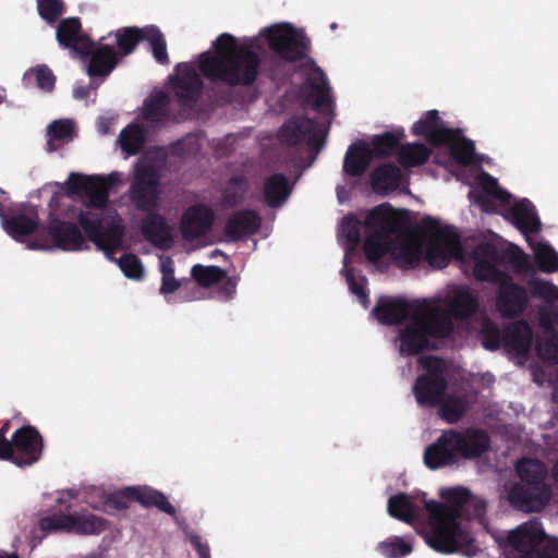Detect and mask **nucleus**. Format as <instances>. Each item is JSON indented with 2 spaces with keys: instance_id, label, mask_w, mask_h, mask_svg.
Masks as SVG:
<instances>
[{
  "instance_id": "obj_4",
  "label": "nucleus",
  "mask_w": 558,
  "mask_h": 558,
  "mask_svg": "<svg viewBox=\"0 0 558 558\" xmlns=\"http://www.w3.org/2000/svg\"><path fill=\"white\" fill-rule=\"evenodd\" d=\"M519 481L508 489V501L517 510L542 511L550 501L551 485L546 464L536 458H521L514 464Z\"/></svg>"
},
{
  "instance_id": "obj_33",
  "label": "nucleus",
  "mask_w": 558,
  "mask_h": 558,
  "mask_svg": "<svg viewBox=\"0 0 558 558\" xmlns=\"http://www.w3.org/2000/svg\"><path fill=\"white\" fill-rule=\"evenodd\" d=\"M317 73L319 82L312 78L307 81L310 88L307 98L313 101V107L317 112L327 113L333 108V99L325 73L319 68H317Z\"/></svg>"
},
{
  "instance_id": "obj_39",
  "label": "nucleus",
  "mask_w": 558,
  "mask_h": 558,
  "mask_svg": "<svg viewBox=\"0 0 558 558\" xmlns=\"http://www.w3.org/2000/svg\"><path fill=\"white\" fill-rule=\"evenodd\" d=\"M388 513L400 521L410 523L415 519L416 507L412 498L403 493L391 496L387 505Z\"/></svg>"
},
{
  "instance_id": "obj_26",
  "label": "nucleus",
  "mask_w": 558,
  "mask_h": 558,
  "mask_svg": "<svg viewBox=\"0 0 558 558\" xmlns=\"http://www.w3.org/2000/svg\"><path fill=\"white\" fill-rule=\"evenodd\" d=\"M157 210H142L146 215L142 219L141 231L146 241L163 247L166 243L172 241L171 228L167 219Z\"/></svg>"
},
{
  "instance_id": "obj_15",
  "label": "nucleus",
  "mask_w": 558,
  "mask_h": 558,
  "mask_svg": "<svg viewBox=\"0 0 558 558\" xmlns=\"http://www.w3.org/2000/svg\"><path fill=\"white\" fill-rule=\"evenodd\" d=\"M177 74L170 76V84L174 96L181 107L193 108L204 87L203 81L196 70L189 63L175 65Z\"/></svg>"
},
{
  "instance_id": "obj_59",
  "label": "nucleus",
  "mask_w": 558,
  "mask_h": 558,
  "mask_svg": "<svg viewBox=\"0 0 558 558\" xmlns=\"http://www.w3.org/2000/svg\"><path fill=\"white\" fill-rule=\"evenodd\" d=\"M68 512L53 513L43 517L38 521L40 531L45 533L66 532L68 533Z\"/></svg>"
},
{
  "instance_id": "obj_35",
  "label": "nucleus",
  "mask_w": 558,
  "mask_h": 558,
  "mask_svg": "<svg viewBox=\"0 0 558 558\" xmlns=\"http://www.w3.org/2000/svg\"><path fill=\"white\" fill-rule=\"evenodd\" d=\"M401 170L395 163H384L372 172V186L376 192H389L396 190L401 181Z\"/></svg>"
},
{
  "instance_id": "obj_29",
  "label": "nucleus",
  "mask_w": 558,
  "mask_h": 558,
  "mask_svg": "<svg viewBox=\"0 0 558 558\" xmlns=\"http://www.w3.org/2000/svg\"><path fill=\"white\" fill-rule=\"evenodd\" d=\"M522 233H537L541 231V221L537 217L534 205L527 198L517 202L506 214Z\"/></svg>"
},
{
  "instance_id": "obj_54",
  "label": "nucleus",
  "mask_w": 558,
  "mask_h": 558,
  "mask_svg": "<svg viewBox=\"0 0 558 558\" xmlns=\"http://www.w3.org/2000/svg\"><path fill=\"white\" fill-rule=\"evenodd\" d=\"M534 259L543 272L550 274L558 270V253L550 245H539L535 251Z\"/></svg>"
},
{
  "instance_id": "obj_21",
  "label": "nucleus",
  "mask_w": 558,
  "mask_h": 558,
  "mask_svg": "<svg viewBox=\"0 0 558 558\" xmlns=\"http://www.w3.org/2000/svg\"><path fill=\"white\" fill-rule=\"evenodd\" d=\"M215 214L206 205L197 204L189 207L181 218V232L184 239L195 240L211 230Z\"/></svg>"
},
{
  "instance_id": "obj_20",
  "label": "nucleus",
  "mask_w": 558,
  "mask_h": 558,
  "mask_svg": "<svg viewBox=\"0 0 558 558\" xmlns=\"http://www.w3.org/2000/svg\"><path fill=\"white\" fill-rule=\"evenodd\" d=\"M412 133L425 137L434 146H440L453 142L460 130L446 128L438 111L429 110L413 124Z\"/></svg>"
},
{
  "instance_id": "obj_1",
  "label": "nucleus",
  "mask_w": 558,
  "mask_h": 558,
  "mask_svg": "<svg viewBox=\"0 0 558 558\" xmlns=\"http://www.w3.org/2000/svg\"><path fill=\"white\" fill-rule=\"evenodd\" d=\"M440 496L446 504L424 500L430 525L426 543L437 553L452 554L458 551L468 539V533L463 530L460 520L482 517L486 505L484 501H473L470 490L464 487L444 489Z\"/></svg>"
},
{
  "instance_id": "obj_62",
  "label": "nucleus",
  "mask_w": 558,
  "mask_h": 558,
  "mask_svg": "<svg viewBox=\"0 0 558 558\" xmlns=\"http://www.w3.org/2000/svg\"><path fill=\"white\" fill-rule=\"evenodd\" d=\"M344 272H345V278H347V282H348L350 292L355 294L357 296L359 301L364 306H366L367 302H368V294H367V291L365 288V286L367 283L366 278L362 277V279L359 281L355 278L352 269H345Z\"/></svg>"
},
{
  "instance_id": "obj_31",
  "label": "nucleus",
  "mask_w": 558,
  "mask_h": 558,
  "mask_svg": "<svg viewBox=\"0 0 558 558\" xmlns=\"http://www.w3.org/2000/svg\"><path fill=\"white\" fill-rule=\"evenodd\" d=\"M373 151L364 142L353 143L349 146L343 159V172L352 178L361 177L373 161Z\"/></svg>"
},
{
  "instance_id": "obj_2",
  "label": "nucleus",
  "mask_w": 558,
  "mask_h": 558,
  "mask_svg": "<svg viewBox=\"0 0 558 558\" xmlns=\"http://www.w3.org/2000/svg\"><path fill=\"white\" fill-rule=\"evenodd\" d=\"M213 49L214 52L205 51L198 57V69L205 78L229 87L254 85L262 65L255 51L240 45L229 33L220 34L213 43Z\"/></svg>"
},
{
  "instance_id": "obj_16",
  "label": "nucleus",
  "mask_w": 558,
  "mask_h": 558,
  "mask_svg": "<svg viewBox=\"0 0 558 558\" xmlns=\"http://www.w3.org/2000/svg\"><path fill=\"white\" fill-rule=\"evenodd\" d=\"M279 137L289 146H296L303 142L316 150L324 146L317 121L307 117L290 118L280 128Z\"/></svg>"
},
{
  "instance_id": "obj_42",
  "label": "nucleus",
  "mask_w": 558,
  "mask_h": 558,
  "mask_svg": "<svg viewBox=\"0 0 558 558\" xmlns=\"http://www.w3.org/2000/svg\"><path fill=\"white\" fill-rule=\"evenodd\" d=\"M438 407L440 417L449 424H454L463 417L469 403L463 396H445Z\"/></svg>"
},
{
  "instance_id": "obj_5",
  "label": "nucleus",
  "mask_w": 558,
  "mask_h": 558,
  "mask_svg": "<svg viewBox=\"0 0 558 558\" xmlns=\"http://www.w3.org/2000/svg\"><path fill=\"white\" fill-rule=\"evenodd\" d=\"M453 331V323L448 314L426 302L417 303L411 322L400 331V351L415 355L429 349V338L445 339Z\"/></svg>"
},
{
  "instance_id": "obj_25",
  "label": "nucleus",
  "mask_w": 558,
  "mask_h": 558,
  "mask_svg": "<svg viewBox=\"0 0 558 558\" xmlns=\"http://www.w3.org/2000/svg\"><path fill=\"white\" fill-rule=\"evenodd\" d=\"M533 341V331L526 320H518L502 329L504 348L518 356L529 353Z\"/></svg>"
},
{
  "instance_id": "obj_38",
  "label": "nucleus",
  "mask_w": 558,
  "mask_h": 558,
  "mask_svg": "<svg viewBox=\"0 0 558 558\" xmlns=\"http://www.w3.org/2000/svg\"><path fill=\"white\" fill-rule=\"evenodd\" d=\"M118 142L123 153L135 156L142 151L145 145L146 131L140 124L131 123L120 132Z\"/></svg>"
},
{
  "instance_id": "obj_49",
  "label": "nucleus",
  "mask_w": 558,
  "mask_h": 558,
  "mask_svg": "<svg viewBox=\"0 0 558 558\" xmlns=\"http://www.w3.org/2000/svg\"><path fill=\"white\" fill-rule=\"evenodd\" d=\"M246 192V179L243 175L232 177L222 193L223 202L229 207H235L244 201Z\"/></svg>"
},
{
  "instance_id": "obj_48",
  "label": "nucleus",
  "mask_w": 558,
  "mask_h": 558,
  "mask_svg": "<svg viewBox=\"0 0 558 558\" xmlns=\"http://www.w3.org/2000/svg\"><path fill=\"white\" fill-rule=\"evenodd\" d=\"M391 254L398 266L413 268L417 266L421 260L422 248L417 243L404 242L396 247Z\"/></svg>"
},
{
  "instance_id": "obj_19",
  "label": "nucleus",
  "mask_w": 558,
  "mask_h": 558,
  "mask_svg": "<svg viewBox=\"0 0 558 558\" xmlns=\"http://www.w3.org/2000/svg\"><path fill=\"white\" fill-rule=\"evenodd\" d=\"M68 184L72 193L86 196L89 207L99 209L108 202L109 184L101 177L71 173Z\"/></svg>"
},
{
  "instance_id": "obj_28",
  "label": "nucleus",
  "mask_w": 558,
  "mask_h": 558,
  "mask_svg": "<svg viewBox=\"0 0 558 558\" xmlns=\"http://www.w3.org/2000/svg\"><path fill=\"white\" fill-rule=\"evenodd\" d=\"M71 505H66L68 533L77 535H98L107 527V520L88 511L70 513Z\"/></svg>"
},
{
  "instance_id": "obj_6",
  "label": "nucleus",
  "mask_w": 558,
  "mask_h": 558,
  "mask_svg": "<svg viewBox=\"0 0 558 558\" xmlns=\"http://www.w3.org/2000/svg\"><path fill=\"white\" fill-rule=\"evenodd\" d=\"M407 223V213L396 211L388 203L368 211L364 220L363 251L368 262L376 264L390 252L391 235L399 233Z\"/></svg>"
},
{
  "instance_id": "obj_27",
  "label": "nucleus",
  "mask_w": 558,
  "mask_h": 558,
  "mask_svg": "<svg viewBox=\"0 0 558 558\" xmlns=\"http://www.w3.org/2000/svg\"><path fill=\"white\" fill-rule=\"evenodd\" d=\"M56 38L63 48L71 49L77 56L82 47L92 39L83 34L82 23L78 17H66L59 22Z\"/></svg>"
},
{
  "instance_id": "obj_45",
  "label": "nucleus",
  "mask_w": 558,
  "mask_h": 558,
  "mask_svg": "<svg viewBox=\"0 0 558 558\" xmlns=\"http://www.w3.org/2000/svg\"><path fill=\"white\" fill-rule=\"evenodd\" d=\"M169 97L165 92H158L144 106V118L151 123H160L169 117Z\"/></svg>"
},
{
  "instance_id": "obj_7",
  "label": "nucleus",
  "mask_w": 558,
  "mask_h": 558,
  "mask_svg": "<svg viewBox=\"0 0 558 558\" xmlns=\"http://www.w3.org/2000/svg\"><path fill=\"white\" fill-rule=\"evenodd\" d=\"M418 364L423 373L413 384V395L420 407H438L448 389L447 364L444 359L429 355L421 356Z\"/></svg>"
},
{
  "instance_id": "obj_41",
  "label": "nucleus",
  "mask_w": 558,
  "mask_h": 558,
  "mask_svg": "<svg viewBox=\"0 0 558 558\" xmlns=\"http://www.w3.org/2000/svg\"><path fill=\"white\" fill-rule=\"evenodd\" d=\"M23 84L26 87H38L49 93L54 88L56 76L47 65H37L24 73Z\"/></svg>"
},
{
  "instance_id": "obj_32",
  "label": "nucleus",
  "mask_w": 558,
  "mask_h": 558,
  "mask_svg": "<svg viewBox=\"0 0 558 558\" xmlns=\"http://www.w3.org/2000/svg\"><path fill=\"white\" fill-rule=\"evenodd\" d=\"M128 493L133 501L138 502L144 508H157L158 510L173 517L175 508L170 504L167 496L149 486H129Z\"/></svg>"
},
{
  "instance_id": "obj_57",
  "label": "nucleus",
  "mask_w": 558,
  "mask_h": 558,
  "mask_svg": "<svg viewBox=\"0 0 558 558\" xmlns=\"http://www.w3.org/2000/svg\"><path fill=\"white\" fill-rule=\"evenodd\" d=\"M39 16L49 24H53L64 13L62 0H37Z\"/></svg>"
},
{
  "instance_id": "obj_64",
  "label": "nucleus",
  "mask_w": 558,
  "mask_h": 558,
  "mask_svg": "<svg viewBox=\"0 0 558 558\" xmlns=\"http://www.w3.org/2000/svg\"><path fill=\"white\" fill-rule=\"evenodd\" d=\"M133 501L128 493V487L110 494L106 499V506L113 510H125L130 502Z\"/></svg>"
},
{
  "instance_id": "obj_23",
  "label": "nucleus",
  "mask_w": 558,
  "mask_h": 558,
  "mask_svg": "<svg viewBox=\"0 0 558 558\" xmlns=\"http://www.w3.org/2000/svg\"><path fill=\"white\" fill-rule=\"evenodd\" d=\"M417 303L418 302L411 303L403 299H383L374 307L373 314L383 325H400L409 317L412 318L414 307Z\"/></svg>"
},
{
  "instance_id": "obj_24",
  "label": "nucleus",
  "mask_w": 558,
  "mask_h": 558,
  "mask_svg": "<svg viewBox=\"0 0 558 558\" xmlns=\"http://www.w3.org/2000/svg\"><path fill=\"white\" fill-rule=\"evenodd\" d=\"M446 306L452 317L468 319L477 312L480 301L469 287L457 286L447 294Z\"/></svg>"
},
{
  "instance_id": "obj_52",
  "label": "nucleus",
  "mask_w": 558,
  "mask_h": 558,
  "mask_svg": "<svg viewBox=\"0 0 558 558\" xmlns=\"http://www.w3.org/2000/svg\"><path fill=\"white\" fill-rule=\"evenodd\" d=\"M361 227L362 223L355 215L350 214L343 217L341 222V233L344 238L348 251L354 250L360 244Z\"/></svg>"
},
{
  "instance_id": "obj_46",
  "label": "nucleus",
  "mask_w": 558,
  "mask_h": 558,
  "mask_svg": "<svg viewBox=\"0 0 558 558\" xmlns=\"http://www.w3.org/2000/svg\"><path fill=\"white\" fill-rule=\"evenodd\" d=\"M191 276L203 288H209L219 283L227 277V271L219 266L194 265L191 269Z\"/></svg>"
},
{
  "instance_id": "obj_8",
  "label": "nucleus",
  "mask_w": 558,
  "mask_h": 558,
  "mask_svg": "<svg viewBox=\"0 0 558 558\" xmlns=\"http://www.w3.org/2000/svg\"><path fill=\"white\" fill-rule=\"evenodd\" d=\"M269 49L287 62L302 61L311 51V39L303 29L290 23H280L267 29Z\"/></svg>"
},
{
  "instance_id": "obj_22",
  "label": "nucleus",
  "mask_w": 558,
  "mask_h": 558,
  "mask_svg": "<svg viewBox=\"0 0 558 558\" xmlns=\"http://www.w3.org/2000/svg\"><path fill=\"white\" fill-rule=\"evenodd\" d=\"M262 216L254 209H240L230 215L223 228L231 241H240L257 233L262 227Z\"/></svg>"
},
{
  "instance_id": "obj_61",
  "label": "nucleus",
  "mask_w": 558,
  "mask_h": 558,
  "mask_svg": "<svg viewBox=\"0 0 558 558\" xmlns=\"http://www.w3.org/2000/svg\"><path fill=\"white\" fill-rule=\"evenodd\" d=\"M530 292L532 296L544 299L547 302L558 299V290L556 286L545 280L531 281Z\"/></svg>"
},
{
  "instance_id": "obj_55",
  "label": "nucleus",
  "mask_w": 558,
  "mask_h": 558,
  "mask_svg": "<svg viewBox=\"0 0 558 558\" xmlns=\"http://www.w3.org/2000/svg\"><path fill=\"white\" fill-rule=\"evenodd\" d=\"M118 265L125 277L133 280H142L144 278V267L141 259L135 254H123L119 258Z\"/></svg>"
},
{
  "instance_id": "obj_47",
  "label": "nucleus",
  "mask_w": 558,
  "mask_h": 558,
  "mask_svg": "<svg viewBox=\"0 0 558 558\" xmlns=\"http://www.w3.org/2000/svg\"><path fill=\"white\" fill-rule=\"evenodd\" d=\"M145 40L149 43L153 56L159 64L170 63L165 36L157 26H146Z\"/></svg>"
},
{
  "instance_id": "obj_11",
  "label": "nucleus",
  "mask_w": 558,
  "mask_h": 558,
  "mask_svg": "<svg viewBox=\"0 0 558 558\" xmlns=\"http://www.w3.org/2000/svg\"><path fill=\"white\" fill-rule=\"evenodd\" d=\"M45 230L49 239L44 240L37 234L36 239L28 244L29 248L47 250L57 247L62 251H83L88 248L81 229L73 222L52 218Z\"/></svg>"
},
{
  "instance_id": "obj_3",
  "label": "nucleus",
  "mask_w": 558,
  "mask_h": 558,
  "mask_svg": "<svg viewBox=\"0 0 558 558\" xmlns=\"http://www.w3.org/2000/svg\"><path fill=\"white\" fill-rule=\"evenodd\" d=\"M489 447V435L483 429L449 428L442 430L441 435L425 448L423 460L429 470H439L452 466L461 460L480 458Z\"/></svg>"
},
{
  "instance_id": "obj_12",
  "label": "nucleus",
  "mask_w": 558,
  "mask_h": 558,
  "mask_svg": "<svg viewBox=\"0 0 558 558\" xmlns=\"http://www.w3.org/2000/svg\"><path fill=\"white\" fill-rule=\"evenodd\" d=\"M422 233L428 238L427 257L429 259H447L448 254L461 250L460 235L451 226L442 227L432 217H425L421 222Z\"/></svg>"
},
{
  "instance_id": "obj_10",
  "label": "nucleus",
  "mask_w": 558,
  "mask_h": 558,
  "mask_svg": "<svg viewBox=\"0 0 558 558\" xmlns=\"http://www.w3.org/2000/svg\"><path fill=\"white\" fill-rule=\"evenodd\" d=\"M129 194L137 210L158 209L161 194L158 168L153 163L136 165Z\"/></svg>"
},
{
  "instance_id": "obj_44",
  "label": "nucleus",
  "mask_w": 558,
  "mask_h": 558,
  "mask_svg": "<svg viewBox=\"0 0 558 558\" xmlns=\"http://www.w3.org/2000/svg\"><path fill=\"white\" fill-rule=\"evenodd\" d=\"M430 150L424 144L411 143L400 148L398 161L404 168L422 166L429 159Z\"/></svg>"
},
{
  "instance_id": "obj_63",
  "label": "nucleus",
  "mask_w": 558,
  "mask_h": 558,
  "mask_svg": "<svg viewBox=\"0 0 558 558\" xmlns=\"http://www.w3.org/2000/svg\"><path fill=\"white\" fill-rule=\"evenodd\" d=\"M474 260H485L497 263L499 260V252L497 247L488 242L480 243L472 253Z\"/></svg>"
},
{
  "instance_id": "obj_37",
  "label": "nucleus",
  "mask_w": 558,
  "mask_h": 558,
  "mask_svg": "<svg viewBox=\"0 0 558 558\" xmlns=\"http://www.w3.org/2000/svg\"><path fill=\"white\" fill-rule=\"evenodd\" d=\"M545 332L536 340L537 355L546 362L558 364V333L553 329L545 317H542Z\"/></svg>"
},
{
  "instance_id": "obj_14",
  "label": "nucleus",
  "mask_w": 558,
  "mask_h": 558,
  "mask_svg": "<svg viewBox=\"0 0 558 558\" xmlns=\"http://www.w3.org/2000/svg\"><path fill=\"white\" fill-rule=\"evenodd\" d=\"M78 57L87 61L86 73L90 77H107L120 63L116 48L101 41L86 43Z\"/></svg>"
},
{
  "instance_id": "obj_17",
  "label": "nucleus",
  "mask_w": 558,
  "mask_h": 558,
  "mask_svg": "<svg viewBox=\"0 0 558 558\" xmlns=\"http://www.w3.org/2000/svg\"><path fill=\"white\" fill-rule=\"evenodd\" d=\"M529 305L527 290L515 283L511 277L504 276L496 294V308L504 318H514L524 313Z\"/></svg>"
},
{
  "instance_id": "obj_13",
  "label": "nucleus",
  "mask_w": 558,
  "mask_h": 558,
  "mask_svg": "<svg viewBox=\"0 0 558 558\" xmlns=\"http://www.w3.org/2000/svg\"><path fill=\"white\" fill-rule=\"evenodd\" d=\"M11 446L12 463L20 468L31 466L43 456L44 439L35 426L24 425L13 433Z\"/></svg>"
},
{
  "instance_id": "obj_53",
  "label": "nucleus",
  "mask_w": 558,
  "mask_h": 558,
  "mask_svg": "<svg viewBox=\"0 0 558 558\" xmlns=\"http://www.w3.org/2000/svg\"><path fill=\"white\" fill-rule=\"evenodd\" d=\"M378 551L386 558H403L412 551V545L393 536L378 544Z\"/></svg>"
},
{
  "instance_id": "obj_9",
  "label": "nucleus",
  "mask_w": 558,
  "mask_h": 558,
  "mask_svg": "<svg viewBox=\"0 0 558 558\" xmlns=\"http://www.w3.org/2000/svg\"><path fill=\"white\" fill-rule=\"evenodd\" d=\"M77 221L89 241L102 250L106 255L113 253L121 246L124 226L120 218L111 219L105 223L101 214L81 210Z\"/></svg>"
},
{
  "instance_id": "obj_18",
  "label": "nucleus",
  "mask_w": 558,
  "mask_h": 558,
  "mask_svg": "<svg viewBox=\"0 0 558 558\" xmlns=\"http://www.w3.org/2000/svg\"><path fill=\"white\" fill-rule=\"evenodd\" d=\"M546 534L542 523L530 520L511 531L507 537L509 546L521 555V558H535L539 555L538 547Z\"/></svg>"
},
{
  "instance_id": "obj_40",
  "label": "nucleus",
  "mask_w": 558,
  "mask_h": 558,
  "mask_svg": "<svg viewBox=\"0 0 558 558\" xmlns=\"http://www.w3.org/2000/svg\"><path fill=\"white\" fill-rule=\"evenodd\" d=\"M74 125L71 120H56L47 126V150L52 153L72 140Z\"/></svg>"
},
{
  "instance_id": "obj_34",
  "label": "nucleus",
  "mask_w": 558,
  "mask_h": 558,
  "mask_svg": "<svg viewBox=\"0 0 558 558\" xmlns=\"http://www.w3.org/2000/svg\"><path fill=\"white\" fill-rule=\"evenodd\" d=\"M145 27L125 26L120 27L112 34L116 38V51L120 56V60L135 51L138 44L145 40Z\"/></svg>"
},
{
  "instance_id": "obj_51",
  "label": "nucleus",
  "mask_w": 558,
  "mask_h": 558,
  "mask_svg": "<svg viewBox=\"0 0 558 558\" xmlns=\"http://www.w3.org/2000/svg\"><path fill=\"white\" fill-rule=\"evenodd\" d=\"M449 144L451 145V156L459 165L470 166L473 163V157L475 153V145L473 141L466 137L458 140L457 136L456 140Z\"/></svg>"
},
{
  "instance_id": "obj_30",
  "label": "nucleus",
  "mask_w": 558,
  "mask_h": 558,
  "mask_svg": "<svg viewBox=\"0 0 558 558\" xmlns=\"http://www.w3.org/2000/svg\"><path fill=\"white\" fill-rule=\"evenodd\" d=\"M292 190L293 186L286 174H270L263 182L264 202L270 208H279L288 201Z\"/></svg>"
},
{
  "instance_id": "obj_56",
  "label": "nucleus",
  "mask_w": 558,
  "mask_h": 558,
  "mask_svg": "<svg viewBox=\"0 0 558 558\" xmlns=\"http://www.w3.org/2000/svg\"><path fill=\"white\" fill-rule=\"evenodd\" d=\"M160 271L162 274L160 293L169 294L177 291L180 287V282L174 278V267L171 257L161 258Z\"/></svg>"
},
{
  "instance_id": "obj_36",
  "label": "nucleus",
  "mask_w": 558,
  "mask_h": 558,
  "mask_svg": "<svg viewBox=\"0 0 558 558\" xmlns=\"http://www.w3.org/2000/svg\"><path fill=\"white\" fill-rule=\"evenodd\" d=\"M3 228L15 241L23 242L25 236L37 230L38 220L36 216L13 215L3 219Z\"/></svg>"
},
{
  "instance_id": "obj_60",
  "label": "nucleus",
  "mask_w": 558,
  "mask_h": 558,
  "mask_svg": "<svg viewBox=\"0 0 558 558\" xmlns=\"http://www.w3.org/2000/svg\"><path fill=\"white\" fill-rule=\"evenodd\" d=\"M481 341L485 349L495 351L502 342V331L496 324L486 322L481 331Z\"/></svg>"
},
{
  "instance_id": "obj_43",
  "label": "nucleus",
  "mask_w": 558,
  "mask_h": 558,
  "mask_svg": "<svg viewBox=\"0 0 558 558\" xmlns=\"http://www.w3.org/2000/svg\"><path fill=\"white\" fill-rule=\"evenodd\" d=\"M403 132H385L379 135H375L371 141V150L373 157H388L391 156L399 147Z\"/></svg>"
},
{
  "instance_id": "obj_58",
  "label": "nucleus",
  "mask_w": 558,
  "mask_h": 558,
  "mask_svg": "<svg viewBox=\"0 0 558 558\" xmlns=\"http://www.w3.org/2000/svg\"><path fill=\"white\" fill-rule=\"evenodd\" d=\"M473 274L478 281L498 282L506 276L496 267V263L474 260Z\"/></svg>"
},
{
  "instance_id": "obj_50",
  "label": "nucleus",
  "mask_w": 558,
  "mask_h": 558,
  "mask_svg": "<svg viewBox=\"0 0 558 558\" xmlns=\"http://www.w3.org/2000/svg\"><path fill=\"white\" fill-rule=\"evenodd\" d=\"M477 184L482 189V192L477 193L475 201L484 211H492L493 204L489 196L499 189L497 179L487 172H482L477 178Z\"/></svg>"
}]
</instances>
